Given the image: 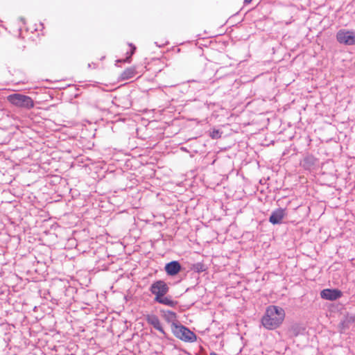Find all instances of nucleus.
<instances>
[{
  "mask_svg": "<svg viewBox=\"0 0 355 355\" xmlns=\"http://www.w3.org/2000/svg\"><path fill=\"white\" fill-rule=\"evenodd\" d=\"M129 45L131 47V50H130V53H127V54L128 55L126 57L125 60H124L126 62H130L131 57L135 53V52L136 51V46H134L132 44H130Z\"/></svg>",
  "mask_w": 355,
  "mask_h": 355,
  "instance_id": "nucleus-15",
  "label": "nucleus"
},
{
  "mask_svg": "<svg viewBox=\"0 0 355 355\" xmlns=\"http://www.w3.org/2000/svg\"><path fill=\"white\" fill-rule=\"evenodd\" d=\"M192 269L198 273L206 270V266L202 263H196L193 264Z\"/></svg>",
  "mask_w": 355,
  "mask_h": 355,
  "instance_id": "nucleus-14",
  "label": "nucleus"
},
{
  "mask_svg": "<svg viewBox=\"0 0 355 355\" xmlns=\"http://www.w3.org/2000/svg\"><path fill=\"white\" fill-rule=\"evenodd\" d=\"M210 355H218V354H216V353L213 352V353H211V354H210Z\"/></svg>",
  "mask_w": 355,
  "mask_h": 355,
  "instance_id": "nucleus-18",
  "label": "nucleus"
},
{
  "mask_svg": "<svg viewBox=\"0 0 355 355\" xmlns=\"http://www.w3.org/2000/svg\"><path fill=\"white\" fill-rule=\"evenodd\" d=\"M337 41L342 44L352 46L355 45V31L346 29H340L336 33Z\"/></svg>",
  "mask_w": 355,
  "mask_h": 355,
  "instance_id": "nucleus-5",
  "label": "nucleus"
},
{
  "mask_svg": "<svg viewBox=\"0 0 355 355\" xmlns=\"http://www.w3.org/2000/svg\"><path fill=\"white\" fill-rule=\"evenodd\" d=\"M355 322V315L347 314L342 321V325L345 328H349L350 324Z\"/></svg>",
  "mask_w": 355,
  "mask_h": 355,
  "instance_id": "nucleus-13",
  "label": "nucleus"
},
{
  "mask_svg": "<svg viewBox=\"0 0 355 355\" xmlns=\"http://www.w3.org/2000/svg\"><path fill=\"white\" fill-rule=\"evenodd\" d=\"M135 73H136V70L135 68H132V67L128 68L122 72V73L121 74V78L122 80H128V79L134 77Z\"/></svg>",
  "mask_w": 355,
  "mask_h": 355,
  "instance_id": "nucleus-12",
  "label": "nucleus"
},
{
  "mask_svg": "<svg viewBox=\"0 0 355 355\" xmlns=\"http://www.w3.org/2000/svg\"><path fill=\"white\" fill-rule=\"evenodd\" d=\"M286 215V210L282 208H279L274 210L269 218V221L273 225L281 224L282 219Z\"/></svg>",
  "mask_w": 355,
  "mask_h": 355,
  "instance_id": "nucleus-8",
  "label": "nucleus"
},
{
  "mask_svg": "<svg viewBox=\"0 0 355 355\" xmlns=\"http://www.w3.org/2000/svg\"><path fill=\"white\" fill-rule=\"evenodd\" d=\"M164 269L168 275L175 276L180 272L182 266L178 261H172L166 264Z\"/></svg>",
  "mask_w": 355,
  "mask_h": 355,
  "instance_id": "nucleus-10",
  "label": "nucleus"
},
{
  "mask_svg": "<svg viewBox=\"0 0 355 355\" xmlns=\"http://www.w3.org/2000/svg\"><path fill=\"white\" fill-rule=\"evenodd\" d=\"M169 286L163 280H157L150 286V292L155 296L154 302L168 306L175 307L178 302L173 300L171 296H165L169 291Z\"/></svg>",
  "mask_w": 355,
  "mask_h": 355,
  "instance_id": "nucleus-1",
  "label": "nucleus"
},
{
  "mask_svg": "<svg viewBox=\"0 0 355 355\" xmlns=\"http://www.w3.org/2000/svg\"><path fill=\"white\" fill-rule=\"evenodd\" d=\"M252 0H244L245 3H250Z\"/></svg>",
  "mask_w": 355,
  "mask_h": 355,
  "instance_id": "nucleus-17",
  "label": "nucleus"
},
{
  "mask_svg": "<svg viewBox=\"0 0 355 355\" xmlns=\"http://www.w3.org/2000/svg\"><path fill=\"white\" fill-rule=\"evenodd\" d=\"M318 162V159L312 155H308L304 157L302 162V166L306 170H311L314 168Z\"/></svg>",
  "mask_w": 355,
  "mask_h": 355,
  "instance_id": "nucleus-11",
  "label": "nucleus"
},
{
  "mask_svg": "<svg viewBox=\"0 0 355 355\" xmlns=\"http://www.w3.org/2000/svg\"><path fill=\"white\" fill-rule=\"evenodd\" d=\"M209 136L214 139H217L221 137V133L218 130H214L210 132Z\"/></svg>",
  "mask_w": 355,
  "mask_h": 355,
  "instance_id": "nucleus-16",
  "label": "nucleus"
},
{
  "mask_svg": "<svg viewBox=\"0 0 355 355\" xmlns=\"http://www.w3.org/2000/svg\"><path fill=\"white\" fill-rule=\"evenodd\" d=\"M160 313L162 317L168 323H171V329L173 328V327L177 326L179 324L177 319L178 316L176 313L169 310L162 309L160 310Z\"/></svg>",
  "mask_w": 355,
  "mask_h": 355,
  "instance_id": "nucleus-9",
  "label": "nucleus"
},
{
  "mask_svg": "<svg viewBox=\"0 0 355 355\" xmlns=\"http://www.w3.org/2000/svg\"><path fill=\"white\" fill-rule=\"evenodd\" d=\"M171 331L176 338L184 342L193 343L197 339L196 335L193 331L180 323L173 327Z\"/></svg>",
  "mask_w": 355,
  "mask_h": 355,
  "instance_id": "nucleus-4",
  "label": "nucleus"
},
{
  "mask_svg": "<svg viewBox=\"0 0 355 355\" xmlns=\"http://www.w3.org/2000/svg\"><path fill=\"white\" fill-rule=\"evenodd\" d=\"M284 318L285 311L282 308L270 306L261 319V323L268 329H275L283 322Z\"/></svg>",
  "mask_w": 355,
  "mask_h": 355,
  "instance_id": "nucleus-2",
  "label": "nucleus"
},
{
  "mask_svg": "<svg viewBox=\"0 0 355 355\" xmlns=\"http://www.w3.org/2000/svg\"><path fill=\"white\" fill-rule=\"evenodd\" d=\"M146 320L147 323L151 326H153L155 329L159 331L164 337H167V334L165 332L163 329L161 322L159 318L154 314H148L146 317Z\"/></svg>",
  "mask_w": 355,
  "mask_h": 355,
  "instance_id": "nucleus-6",
  "label": "nucleus"
},
{
  "mask_svg": "<svg viewBox=\"0 0 355 355\" xmlns=\"http://www.w3.org/2000/svg\"><path fill=\"white\" fill-rule=\"evenodd\" d=\"M7 100L9 103L18 107L31 109L34 107L33 99L30 96L21 94H12L8 96Z\"/></svg>",
  "mask_w": 355,
  "mask_h": 355,
  "instance_id": "nucleus-3",
  "label": "nucleus"
},
{
  "mask_svg": "<svg viewBox=\"0 0 355 355\" xmlns=\"http://www.w3.org/2000/svg\"><path fill=\"white\" fill-rule=\"evenodd\" d=\"M343 293L338 289H324L320 293V296L322 299L328 300H336L342 296Z\"/></svg>",
  "mask_w": 355,
  "mask_h": 355,
  "instance_id": "nucleus-7",
  "label": "nucleus"
}]
</instances>
